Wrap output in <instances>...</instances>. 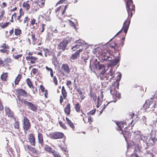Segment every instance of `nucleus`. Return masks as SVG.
<instances>
[{"mask_svg": "<svg viewBox=\"0 0 157 157\" xmlns=\"http://www.w3.org/2000/svg\"><path fill=\"white\" fill-rule=\"evenodd\" d=\"M45 68H46V69L47 71H50V72H51L53 71V70H52V68L49 67L48 66H46L45 67Z\"/></svg>", "mask_w": 157, "mask_h": 157, "instance_id": "62", "label": "nucleus"}, {"mask_svg": "<svg viewBox=\"0 0 157 157\" xmlns=\"http://www.w3.org/2000/svg\"><path fill=\"white\" fill-rule=\"evenodd\" d=\"M12 62V60L9 57L5 58L3 61L2 67H8L10 66V64Z\"/></svg>", "mask_w": 157, "mask_h": 157, "instance_id": "16", "label": "nucleus"}, {"mask_svg": "<svg viewBox=\"0 0 157 157\" xmlns=\"http://www.w3.org/2000/svg\"><path fill=\"white\" fill-rule=\"evenodd\" d=\"M46 25L45 24H42L41 25V26L40 27V32L41 33H43L45 29L44 27L46 26Z\"/></svg>", "mask_w": 157, "mask_h": 157, "instance_id": "50", "label": "nucleus"}, {"mask_svg": "<svg viewBox=\"0 0 157 157\" xmlns=\"http://www.w3.org/2000/svg\"><path fill=\"white\" fill-rule=\"evenodd\" d=\"M127 10L128 14V17L124 21L122 29L115 36H116L122 33L123 31L124 33V36L122 38V40H124L128 30L130 23L131 19L132 17L133 13L135 11V6L133 4L132 0H128L126 5Z\"/></svg>", "mask_w": 157, "mask_h": 157, "instance_id": "1", "label": "nucleus"}, {"mask_svg": "<svg viewBox=\"0 0 157 157\" xmlns=\"http://www.w3.org/2000/svg\"><path fill=\"white\" fill-rule=\"evenodd\" d=\"M44 97H46V98H48V91L47 90H45L44 91Z\"/></svg>", "mask_w": 157, "mask_h": 157, "instance_id": "64", "label": "nucleus"}, {"mask_svg": "<svg viewBox=\"0 0 157 157\" xmlns=\"http://www.w3.org/2000/svg\"><path fill=\"white\" fill-rule=\"evenodd\" d=\"M60 126L63 129H67V127L66 125L64 124L62 122L59 121V122Z\"/></svg>", "mask_w": 157, "mask_h": 157, "instance_id": "49", "label": "nucleus"}, {"mask_svg": "<svg viewBox=\"0 0 157 157\" xmlns=\"http://www.w3.org/2000/svg\"><path fill=\"white\" fill-rule=\"evenodd\" d=\"M0 48H3V49H0V52L3 53L6 52L7 50L9 49L10 48V47L8 46V44H7L6 43H4L2 44L0 46Z\"/></svg>", "mask_w": 157, "mask_h": 157, "instance_id": "18", "label": "nucleus"}, {"mask_svg": "<svg viewBox=\"0 0 157 157\" xmlns=\"http://www.w3.org/2000/svg\"><path fill=\"white\" fill-rule=\"evenodd\" d=\"M67 124L70 126L72 129L74 130L75 126L73 123L67 117H66Z\"/></svg>", "mask_w": 157, "mask_h": 157, "instance_id": "28", "label": "nucleus"}, {"mask_svg": "<svg viewBox=\"0 0 157 157\" xmlns=\"http://www.w3.org/2000/svg\"><path fill=\"white\" fill-rule=\"evenodd\" d=\"M90 95L91 98H92L93 100L95 101L97 99V96L95 94H94L92 91L90 93Z\"/></svg>", "mask_w": 157, "mask_h": 157, "instance_id": "42", "label": "nucleus"}, {"mask_svg": "<svg viewBox=\"0 0 157 157\" xmlns=\"http://www.w3.org/2000/svg\"><path fill=\"white\" fill-rule=\"evenodd\" d=\"M53 79L55 85L56 86L58 84V81L57 78L55 76H54L53 77Z\"/></svg>", "mask_w": 157, "mask_h": 157, "instance_id": "53", "label": "nucleus"}, {"mask_svg": "<svg viewBox=\"0 0 157 157\" xmlns=\"http://www.w3.org/2000/svg\"><path fill=\"white\" fill-rule=\"evenodd\" d=\"M124 44V42L123 41L118 43V44L116 43V48H117L118 49H121L123 46Z\"/></svg>", "mask_w": 157, "mask_h": 157, "instance_id": "39", "label": "nucleus"}, {"mask_svg": "<svg viewBox=\"0 0 157 157\" xmlns=\"http://www.w3.org/2000/svg\"><path fill=\"white\" fill-rule=\"evenodd\" d=\"M5 110L6 114L7 115L8 117L12 118L13 119L15 118V117L13 113L9 108L5 107Z\"/></svg>", "mask_w": 157, "mask_h": 157, "instance_id": "17", "label": "nucleus"}, {"mask_svg": "<svg viewBox=\"0 0 157 157\" xmlns=\"http://www.w3.org/2000/svg\"><path fill=\"white\" fill-rule=\"evenodd\" d=\"M112 95L113 98L114 99V100L113 101H110V102H108L107 104H104L103 106H102L101 107V108H102V112L105 109L106 107L110 102L112 101H113L114 102H115L117 100L120 99L121 95L118 92H117L116 93H115L114 94H113Z\"/></svg>", "mask_w": 157, "mask_h": 157, "instance_id": "7", "label": "nucleus"}, {"mask_svg": "<svg viewBox=\"0 0 157 157\" xmlns=\"http://www.w3.org/2000/svg\"><path fill=\"white\" fill-rule=\"evenodd\" d=\"M105 73V69H104L103 70L102 72L99 75V76L101 80H103L105 79V75H104V74Z\"/></svg>", "mask_w": 157, "mask_h": 157, "instance_id": "35", "label": "nucleus"}, {"mask_svg": "<svg viewBox=\"0 0 157 157\" xmlns=\"http://www.w3.org/2000/svg\"><path fill=\"white\" fill-rule=\"evenodd\" d=\"M64 111L67 115L69 116L70 115L71 112V104L70 103H68L66 107L64 108Z\"/></svg>", "mask_w": 157, "mask_h": 157, "instance_id": "24", "label": "nucleus"}, {"mask_svg": "<svg viewBox=\"0 0 157 157\" xmlns=\"http://www.w3.org/2000/svg\"><path fill=\"white\" fill-rule=\"evenodd\" d=\"M98 104L97 105V108H99V106H100V104L102 102V101L101 100H100V98L99 97H98Z\"/></svg>", "mask_w": 157, "mask_h": 157, "instance_id": "51", "label": "nucleus"}, {"mask_svg": "<svg viewBox=\"0 0 157 157\" xmlns=\"http://www.w3.org/2000/svg\"><path fill=\"white\" fill-rule=\"evenodd\" d=\"M88 118V121L87 122L88 123L90 124L91 125L92 124V123L94 121V119L93 117H92L91 116L89 115L87 117Z\"/></svg>", "mask_w": 157, "mask_h": 157, "instance_id": "47", "label": "nucleus"}, {"mask_svg": "<svg viewBox=\"0 0 157 157\" xmlns=\"http://www.w3.org/2000/svg\"><path fill=\"white\" fill-rule=\"evenodd\" d=\"M116 123L119 128L120 130L121 131H122V128H124V126H125V129L128 127L126 126L128 124V123L126 121H117Z\"/></svg>", "mask_w": 157, "mask_h": 157, "instance_id": "15", "label": "nucleus"}, {"mask_svg": "<svg viewBox=\"0 0 157 157\" xmlns=\"http://www.w3.org/2000/svg\"><path fill=\"white\" fill-rule=\"evenodd\" d=\"M13 119H14L15 121V122L13 124L14 128H15L19 129V121L18 120H17L15 118Z\"/></svg>", "mask_w": 157, "mask_h": 157, "instance_id": "33", "label": "nucleus"}, {"mask_svg": "<svg viewBox=\"0 0 157 157\" xmlns=\"http://www.w3.org/2000/svg\"><path fill=\"white\" fill-rule=\"evenodd\" d=\"M45 150L47 152L51 153L53 155L56 151L54 150L51 147L48 145H46L44 147Z\"/></svg>", "mask_w": 157, "mask_h": 157, "instance_id": "23", "label": "nucleus"}, {"mask_svg": "<svg viewBox=\"0 0 157 157\" xmlns=\"http://www.w3.org/2000/svg\"><path fill=\"white\" fill-rule=\"evenodd\" d=\"M83 50V48L80 49L76 51L74 54H72L70 57V59L71 62H74V60L77 59L80 56V53Z\"/></svg>", "mask_w": 157, "mask_h": 157, "instance_id": "13", "label": "nucleus"}, {"mask_svg": "<svg viewBox=\"0 0 157 157\" xmlns=\"http://www.w3.org/2000/svg\"><path fill=\"white\" fill-rule=\"evenodd\" d=\"M72 82L70 80H67L66 85L69 88V86L71 85Z\"/></svg>", "mask_w": 157, "mask_h": 157, "instance_id": "56", "label": "nucleus"}, {"mask_svg": "<svg viewBox=\"0 0 157 157\" xmlns=\"http://www.w3.org/2000/svg\"><path fill=\"white\" fill-rule=\"evenodd\" d=\"M39 22L34 18H32L30 21L29 25L32 29L36 30L38 27Z\"/></svg>", "mask_w": 157, "mask_h": 157, "instance_id": "11", "label": "nucleus"}, {"mask_svg": "<svg viewBox=\"0 0 157 157\" xmlns=\"http://www.w3.org/2000/svg\"><path fill=\"white\" fill-rule=\"evenodd\" d=\"M28 139L30 144L35 146L36 145V140L33 133H30L28 136Z\"/></svg>", "mask_w": 157, "mask_h": 157, "instance_id": "14", "label": "nucleus"}, {"mask_svg": "<svg viewBox=\"0 0 157 157\" xmlns=\"http://www.w3.org/2000/svg\"><path fill=\"white\" fill-rule=\"evenodd\" d=\"M64 134L61 132H54L49 134V136L53 139H60L63 137Z\"/></svg>", "mask_w": 157, "mask_h": 157, "instance_id": "8", "label": "nucleus"}, {"mask_svg": "<svg viewBox=\"0 0 157 157\" xmlns=\"http://www.w3.org/2000/svg\"><path fill=\"white\" fill-rule=\"evenodd\" d=\"M75 109L77 112H80V105L79 103H77L75 105Z\"/></svg>", "mask_w": 157, "mask_h": 157, "instance_id": "45", "label": "nucleus"}, {"mask_svg": "<svg viewBox=\"0 0 157 157\" xmlns=\"http://www.w3.org/2000/svg\"><path fill=\"white\" fill-rule=\"evenodd\" d=\"M41 49H43V51L44 52V55L45 57H47L48 56H50L51 55V51L48 48H41Z\"/></svg>", "mask_w": 157, "mask_h": 157, "instance_id": "30", "label": "nucleus"}, {"mask_svg": "<svg viewBox=\"0 0 157 157\" xmlns=\"http://www.w3.org/2000/svg\"><path fill=\"white\" fill-rule=\"evenodd\" d=\"M22 9L21 8L20 9V15L17 16L16 19V21H17L19 23H23V24H25L26 22H28L29 21L30 19L28 17V16H26L23 21L21 18V17L24 15V12L22 11Z\"/></svg>", "mask_w": 157, "mask_h": 157, "instance_id": "5", "label": "nucleus"}, {"mask_svg": "<svg viewBox=\"0 0 157 157\" xmlns=\"http://www.w3.org/2000/svg\"><path fill=\"white\" fill-rule=\"evenodd\" d=\"M67 5H65V6L64 9L63 10V11H62V15H63L64 14V13H65L66 10L67 9Z\"/></svg>", "mask_w": 157, "mask_h": 157, "instance_id": "63", "label": "nucleus"}, {"mask_svg": "<svg viewBox=\"0 0 157 157\" xmlns=\"http://www.w3.org/2000/svg\"><path fill=\"white\" fill-rule=\"evenodd\" d=\"M10 24L9 22H6L5 23L1 22L0 23V27L2 29H5Z\"/></svg>", "mask_w": 157, "mask_h": 157, "instance_id": "32", "label": "nucleus"}, {"mask_svg": "<svg viewBox=\"0 0 157 157\" xmlns=\"http://www.w3.org/2000/svg\"><path fill=\"white\" fill-rule=\"evenodd\" d=\"M61 93L63 97L61 95L60 96L59 102L61 104H62L63 99H66L67 96V92L63 86L62 87Z\"/></svg>", "mask_w": 157, "mask_h": 157, "instance_id": "12", "label": "nucleus"}, {"mask_svg": "<svg viewBox=\"0 0 157 157\" xmlns=\"http://www.w3.org/2000/svg\"><path fill=\"white\" fill-rule=\"evenodd\" d=\"M98 97H99L100 100H101V101H102V100L103 97H104V95L103 94V91H101V97H100L99 96H98Z\"/></svg>", "mask_w": 157, "mask_h": 157, "instance_id": "60", "label": "nucleus"}, {"mask_svg": "<svg viewBox=\"0 0 157 157\" xmlns=\"http://www.w3.org/2000/svg\"><path fill=\"white\" fill-rule=\"evenodd\" d=\"M30 2H28L27 1L23 2L22 6L26 10L28 11L30 8V5L31 4H30Z\"/></svg>", "mask_w": 157, "mask_h": 157, "instance_id": "26", "label": "nucleus"}, {"mask_svg": "<svg viewBox=\"0 0 157 157\" xmlns=\"http://www.w3.org/2000/svg\"><path fill=\"white\" fill-rule=\"evenodd\" d=\"M25 150L28 151L29 152L31 151L35 154L37 152V151L36 149L28 144H27L25 146Z\"/></svg>", "mask_w": 157, "mask_h": 157, "instance_id": "20", "label": "nucleus"}, {"mask_svg": "<svg viewBox=\"0 0 157 157\" xmlns=\"http://www.w3.org/2000/svg\"><path fill=\"white\" fill-rule=\"evenodd\" d=\"M116 43L115 42H113L107 45L106 47L108 48L110 47L111 49H114L115 47L116 48Z\"/></svg>", "mask_w": 157, "mask_h": 157, "instance_id": "36", "label": "nucleus"}, {"mask_svg": "<svg viewBox=\"0 0 157 157\" xmlns=\"http://www.w3.org/2000/svg\"><path fill=\"white\" fill-rule=\"evenodd\" d=\"M76 90L78 93L80 95V98L81 100H83L85 98V97L83 95L82 92L81 90L78 89H76Z\"/></svg>", "mask_w": 157, "mask_h": 157, "instance_id": "41", "label": "nucleus"}, {"mask_svg": "<svg viewBox=\"0 0 157 157\" xmlns=\"http://www.w3.org/2000/svg\"><path fill=\"white\" fill-rule=\"evenodd\" d=\"M7 6V4L6 2H3L2 4L1 7L2 8H4Z\"/></svg>", "mask_w": 157, "mask_h": 157, "instance_id": "58", "label": "nucleus"}, {"mask_svg": "<svg viewBox=\"0 0 157 157\" xmlns=\"http://www.w3.org/2000/svg\"><path fill=\"white\" fill-rule=\"evenodd\" d=\"M33 52H29L27 54L26 57V60L29 61L32 64L35 63L38 59L37 57L33 56Z\"/></svg>", "mask_w": 157, "mask_h": 157, "instance_id": "6", "label": "nucleus"}, {"mask_svg": "<svg viewBox=\"0 0 157 157\" xmlns=\"http://www.w3.org/2000/svg\"><path fill=\"white\" fill-rule=\"evenodd\" d=\"M15 94L16 95L19 101L21 104H23V102L26 100L23 97L27 98L28 96V93L24 90L22 89H18L15 90Z\"/></svg>", "mask_w": 157, "mask_h": 157, "instance_id": "3", "label": "nucleus"}, {"mask_svg": "<svg viewBox=\"0 0 157 157\" xmlns=\"http://www.w3.org/2000/svg\"><path fill=\"white\" fill-rule=\"evenodd\" d=\"M104 68H105L104 65L103 64H99L98 65V68L99 70L102 69Z\"/></svg>", "mask_w": 157, "mask_h": 157, "instance_id": "54", "label": "nucleus"}, {"mask_svg": "<svg viewBox=\"0 0 157 157\" xmlns=\"http://www.w3.org/2000/svg\"><path fill=\"white\" fill-rule=\"evenodd\" d=\"M26 82L27 85L30 88H34V87L33 86V84L32 82L30 79L29 78H28L26 79Z\"/></svg>", "mask_w": 157, "mask_h": 157, "instance_id": "37", "label": "nucleus"}, {"mask_svg": "<svg viewBox=\"0 0 157 157\" xmlns=\"http://www.w3.org/2000/svg\"><path fill=\"white\" fill-rule=\"evenodd\" d=\"M32 71L33 72L34 75L38 71V69L36 68H33L32 70Z\"/></svg>", "mask_w": 157, "mask_h": 157, "instance_id": "55", "label": "nucleus"}, {"mask_svg": "<svg viewBox=\"0 0 157 157\" xmlns=\"http://www.w3.org/2000/svg\"><path fill=\"white\" fill-rule=\"evenodd\" d=\"M35 2L40 8H42L44 6L45 0H35Z\"/></svg>", "mask_w": 157, "mask_h": 157, "instance_id": "25", "label": "nucleus"}, {"mask_svg": "<svg viewBox=\"0 0 157 157\" xmlns=\"http://www.w3.org/2000/svg\"><path fill=\"white\" fill-rule=\"evenodd\" d=\"M40 89L42 92H44V91L45 90L44 87L42 85H40Z\"/></svg>", "mask_w": 157, "mask_h": 157, "instance_id": "57", "label": "nucleus"}, {"mask_svg": "<svg viewBox=\"0 0 157 157\" xmlns=\"http://www.w3.org/2000/svg\"><path fill=\"white\" fill-rule=\"evenodd\" d=\"M5 14V12L4 10L2 9L1 10L0 12V21H1L3 17Z\"/></svg>", "mask_w": 157, "mask_h": 157, "instance_id": "44", "label": "nucleus"}, {"mask_svg": "<svg viewBox=\"0 0 157 157\" xmlns=\"http://www.w3.org/2000/svg\"><path fill=\"white\" fill-rule=\"evenodd\" d=\"M25 106H27L28 108L32 111L36 112L37 109V106L31 102H29L26 100L23 102Z\"/></svg>", "mask_w": 157, "mask_h": 157, "instance_id": "10", "label": "nucleus"}, {"mask_svg": "<svg viewBox=\"0 0 157 157\" xmlns=\"http://www.w3.org/2000/svg\"><path fill=\"white\" fill-rule=\"evenodd\" d=\"M96 111V109H93L90 111L89 113H87V114L89 115L90 114L91 115H93L95 113Z\"/></svg>", "mask_w": 157, "mask_h": 157, "instance_id": "52", "label": "nucleus"}, {"mask_svg": "<svg viewBox=\"0 0 157 157\" xmlns=\"http://www.w3.org/2000/svg\"><path fill=\"white\" fill-rule=\"evenodd\" d=\"M104 51V53H102L101 54L102 56L104 57L103 60L106 61L111 60L110 62L114 66L116 65L119 62V59H116L114 60H112V58L109 56H107L106 55L107 53L112 56H114V55L113 54V52L109 49H105Z\"/></svg>", "mask_w": 157, "mask_h": 157, "instance_id": "2", "label": "nucleus"}, {"mask_svg": "<svg viewBox=\"0 0 157 157\" xmlns=\"http://www.w3.org/2000/svg\"><path fill=\"white\" fill-rule=\"evenodd\" d=\"M61 69L66 73H69L70 71L69 67L66 64H63Z\"/></svg>", "mask_w": 157, "mask_h": 157, "instance_id": "27", "label": "nucleus"}, {"mask_svg": "<svg viewBox=\"0 0 157 157\" xmlns=\"http://www.w3.org/2000/svg\"><path fill=\"white\" fill-rule=\"evenodd\" d=\"M23 128L25 132L29 130L31 128V124L29 120L26 116L23 117Z\"/></svg>", "mask_w": 157, "mask_h": 157, "instance_id": "4", "label": "nucleus"}, {"mask_svg": "<svg viewBox=\"0 0 157 157\" xmlns=\"http://www.w3.org/2000/svg\"><path fill=\"white\" fill-rule=\"evenodd\" d=\"M37 137L39 143L42 146L44 144L43 134L40 132H38Z\"/></svg>", "mask_w": 157, "mask_h": 157, "instance_id": "22", "label": "nucleus"}, {"mask_svg": "<svg viewBox=\"0 0 157 157\" xmlns=\"http://www.w3.org/2000/svg\"><path fill=\"white\" fill-rule=\"evenodd\" d=\"M68 41L66 39H64L58 45L57 48L58 50H61L62 51H64L66 49Z\"/></svg>", "mask_w": 157, "mask_h": 157, "instance_id": "9", "label": "nucleus"}, {"mask_svg": "<svg viewBox=\"0 0 157 157\" xmlns=\"http://www.w3.org/2000/svg\"><path fill=\"white\" fill-rule=\"evenodd\" d=\"M59 147L61 149L64 151L67 152V148L66 145L63 144L58 145Z\"/></svg>", "mask_w": 157, "mask_h": 157, "instance_id": "38", "label": "nucleus"}, {"mask_svg": "<svg viewBox=\"0 0 157 157\" xmlns=\"http://www.w3.org/2000/svg\"><path fill=\"white\" fill-rule=\"evenodd\" d=\"M22 76L21 75L19 74L18 76L16 77L15 79V84L16 85L18 84Z\"/></svg>", "mask_w": 157, "mask_h": 157, "instance_id": "40", "label": "nucleus"}, {"mask_svg": "<svg viewBox=\"0 0 157 157\" xmlns=\"http://www.w3.org/2000/svg\"><path fill=\"white\" fill-rule=\"evenodd\" d=\"M105 73V69H104L103 70L102 72L99 75V76L101 80H103L105 79V75H104V74Z\"/></svg>", "mask_w": 157, "mask_h": 157, "instance_id": "34", "label": "nucleus"}, {"mask_svg": "<svg viewBox=\"0 0 157 157\" xmlns=\"http://www.w3.org/2000/svg\"><path fill=\"white\" fill-rule=\"evenodd\" d=\"M21 33V30L19 29L15 28L14 31V34L15 35L18 36Z\"/></svg>", "mask_w": 157, "mask_h": 157, "instance_id": "43", "label": "nucleus"}, {"mask_svg": "<svg viewBox=\"0 0 157 157\" xmlns=\"http://www.w3.org/2000/svg\"><path fill=\"white\" fill-rule=\"evenodd\" d=\"M75 43L76 44L75 45L73 46L71 48L72 51H75L77 49L80 48V47H82L83 45L82 43L79 42V40L76 41L75 42Z\"/></svg>", "mask_w": 157, "mask_h": 157, "instance_id": "21", "label": "nucleus"}, {"mask_svg": "<svg viewBox=\"0 0 157 157\" xmlns=\"http://www.w3.org/2000/svg\"><path fill=\"white\" fill-rule=\"evenodd\" d=\"M110 92L112 94H114L115 93L117 92L116 90V87L114 84H112L110 86Z\"/></svg>", "mask_w": 157, "mask_h": 157, "instance_id": "31", "label": "nucleus"}, {"mask_svg": "<svg viewBox=\"0 0 157 157\" xmlns=\"http://www.w3.org/2000/svg\"><path fill=\"white\" fill-rule=\"evenodd\" d=\"M7 76L8 75H7V73H6L2 75L1 76V78L2 80L5 81L6 80Z\"/></svg>", "mask_w": 157, "mask_h": 157, "instance_id": "48", "label": "nucleus"}, {"mask_svg": "<svg viewBox=\"0 0 157 157\" xmlns=\"http://www.w3.org/2000/svg\"><path fill=\"white\" fill-rule=\"evenodd\" d=\"M133 119H132V120L131 121L130 123H128V126H131V127H133V126H134V124H132V123H133Z\"/></svg>", "mask_w": 157, "mask_h": 157, "instance_id": "61", "label": "nucleus"}, {"mask_svg": "<svg viewBox=\"0 0 157 157\" xmlns=\"http://www.w3.org/2000/svg\"><path fill=\"white\" fill-rule=\"evenodd\" d=\"M121 134H123L124 137L125 139H126L127 138L131 136V134L130 132L126 130L122 131L120 133Z\"/></svg>", "mask_w": 157, "mask_h": 157, "instance_id": "29", "label": "nucleus"}, {"mask_svg": "<svg viewBox=\"0 0 157 157\" xmlns=\"http://www.w3.org/2000/svg\"><path fill=\"white\" fill-rule=\"evenodd\" d=\"M53 155L54 157H61L59 154L56 152Z\"/></svg>", "mask_w": 157, "mask_h": 157, "instance_id": "59", "label": "nucleus"}, {"mask_svg": "<svg viewBox=\"0 0 157 157\" xmlns=\"http://www.w3.org/2000/svg\"><path fill=\"white\" fill-rule=\"evenodd\" d=\"M114 72L112 70H110L109 73L105 75V79L106 80L109 79V80L111 81V79L113 78H114Z\"/></svg>", "mask_w": 157, "mask_h": 157, "instance_id": "19", "label": "nucleus"}, {"mask_svg": "<svg viewBox=\"0 0 157 157\" xmlns=\"http://www.w3.org/2000/svg\"><path fill=\"white\" fill-rule=\"evenodd\" d=\"M32 34L31 35V38L32 39V41L33 42V44H36V36L35 34L33 33L32 32Z\"/></svg>", "mask_w": 157, "mask_h": 157, "instance_id": "46", "label": "nucleus"}]
</instances>
